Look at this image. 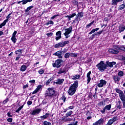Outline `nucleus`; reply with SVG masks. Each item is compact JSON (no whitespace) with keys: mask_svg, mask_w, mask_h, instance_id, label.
<instances>
[{"mask_svg":"<svg viewBox=\"0 0 125 125\" xmlns=\"http://www.w3.org/2000/svg\"><path fill=\"white\" fill-rule=\"evenodd\" d=\"M90 75H91V71H89L88 73H87L86 77L87 79V83H89L90 81H91Z\"/></svg>","mask_w":125,"mask_h":125,"instance_id":"nucleus-23","label":"nucleus"},{"mask_svg":"<svg viewBox=\"0 0 125 125\" xmlns=\"http://www.w3.org/2000/svg\"><path fill=\"white\" fill-rule=\"evenodd\" d=\"M125 1H123V4L120 5L118 7V10H123V9H125Z\"/></svg>","mask_w":125,"mask_h":125,"instance_id":"nucleus-29","label":"nucleus"},{"mask_svg":"<svg viewBox=\"0 0 125 125\" xmlns=\"http://www.w3.org/2000/svg\"><path fill=\"white\" fill-rule=\"evenodd\" d=\"M62 62H63V60L61 59H58L52 64L53 67L54 68H60V67H61V63H62Z\"/></svg>","mask_w":125,"mask_h":125,"instance_id":"nucleus-4","label":"nucleus"},{"mask_svg":"<svg viewBox=\"0 0 125 125\" xmlns=\"http://www.w3.org/2000/svg\"><path fill=\"white\" fill-rule=\"evenodd\" d=\"M119 48L118 47V46H117V48H110L108 49V52L109 53H111L112 54H118V53H119Z\"/></svg>","mask_w":125,"mask_h":125,"instance_id":"nucleus-12","label":"nucleus"},{"mask_svg":"<svg viewBox=\"0 0 125 125\" xmlns=\"http://www.w3.org/2000/svg\"><path fill=\"white\" fill-rule=\"evenodd\" d=\"M78 86H79V81H75L68 90L67 92L69 95H71V96L74 95L77 90V88H78Z\"/></svg>","mask_w":125,"mask_h":125,"instance_id":"nucleus-1","label":"nucleus"},{"mask_svg":"<svg viewBox=\"0 0 125 125\" xmlns=\"http://www.w3.org/2000/svg\"><path fill=\"white\" fill-rule=\"evenodd\" d=\"M8 117H10V118H12V115H11V113L10 112H8L7 114Z\"/></svg>","mask_w":125,"mask_h":125,"instance_id":"nucleus-59","label":"nucleus"},{"mask_svg":"<svg viewBox=\"0 0 125 125\" xmlns=\"http://www.w3.org/2000/svg\"><path fill=\"white\" fill-rule=\"evenodd\" d=\"M106 65L108 66V67H110V68L113 67V66L114 65H116V62H109L108 61L106 62L105 63Z\"/></svg>","mask_w":125,"mask_h":125,"instance_id":"nucleus-20","label":"nucleus"},{"mask_svg":"<svg viewBox=\"0 0 125 125\" xmlns=\"http://www.w3.org/2000/svg\"><path fill=\"white\" fill-rule=\"evenodd\" d=\"M33 7H34L33 6L28 7L25 10V12H28V11H29V10H31V9H32V8H33Z\"/></svg>","mask_w":125,"mask_h":125,"instance_id":"nucleus-38","label":"nucleus"},{"mask_svg":"<svg viewBox=\"0 0 125 125\" xmlns=\"http://www.w3.org/2000/svg\"><path fill=\"white\" fill-rule=\"evenodd\" d=\"M99 30V28H96L93 29L89 33V35H91L92 34H93V33H95L96 31H98Z\"/></svg>","mask_w":125,"mask_h":125,"instance_id":"nucleus-30","label":"nucleus"},{"mask_svg":"<svg viewBox=\"0 0 125 125\" xmlns=\"http://www.w3.org/2000/svg\"><path fill=\"white\" fill-rule=\"evenodd\" d=\"M112 78L114 81V83H118L120 81H121V78L118 75H113Z\"/></svg>","mask_w":125,"mask_h":125,"instance_id":"nucleus-16","label":"nucleus"},{"mask_svg":"<svg viewBox=\"0 0 125 125\" xmlns=\"http://www.w3.org/2000/svg\"><path fill=\"white\" fill-rule=\"evenodd\" d=\"M48 117H49V113H46L44 115L41 116L40 118L41 120H45V119H47Z\"/></svg>","mask_w":125,"mask_h":125,"instance_id":"nucleus-27","label":"nucleus"},{"mask_svg":"<svg viewBox=\"0 0 125 125\" xmlns=\"http://www.w3.org/2000/svg\"><path fill=\"white\" fill-rule=\"evenodd\" d=\"M62 42V44H63V46H65V45H66V44H68L69 42V41H63Z\"/></svg>","mask_w":125,"mask_h":125,"instance_id":"nucleus-41","label":"nucleus"},{"mask_svg":"<svg viewBox=\"0 0 125 125\" xmlns=\"http://www.w3.org/2000/svg\"><path fill=\"white\" fill-rule=\"evenodd\" d=\"M106 84H107V81L102 79L100 81V83H98L97 86H98V87H103L105 86Z\"/></svg>","mask_w":125,"mask_h":125,"instance_id":"nucleus-11","label":"nucleus"},{"mask_svg":"<svg viewBox=\"0 0 125 125\" xmlns=\"http://www.w3.org/2000/svg\"><path fill=\"white\" fill-rule=\"evenodd\" d=\"M29 83H36V80H31L29 81Z\"/></svg>","mask_w":125,"mask_h":125,"instance_id":"nucleus-58","label":"nucleus"},{"mask_svg":"<svg viewBox=\"0 0 125 125\" xmlns=\"http://www.w3.org/2000/svg\"><path fill=\"white\" fill-rule=\"evenodd\" d=\"M23 107H24V105H21L18 109H17L16 110V113H19V112H20V111H21V110H22Z\"/></svg>","mask_w":125,"mask_h":125,"instance_id":"nucleus-34","label":"nucleus"},{"mask_svg":"<svg viewBox=\"0 0 125 125\" xmlns=\"http://www.w3.org/2000/svg\"><path fill=\"white\" fill-rule=\"evenodd\" d=\"M49 24H50L51 25H53L54 24V22L52 21H49Z\"/></svg>","mask_w":125,"mask_h":125,"instance_id":"nucleus-61","label":"nucleus"},{"mask_svg":"<svg viewBox=\"0 0 125 125\" xmlns=\"http://www.w3.org/2000/svg\"><path fill=\"white\" fill-rule=\"evenodd\" d=\"M119 95L121 101H125V95L124 92L122 91V92L119 94Z\"/></svg>","mask_w":125,"mask_h":125,"instance_id":"nucleus-22","label":"nucleus"},{"mask_svg":"<svg viewBox=\"0 0 125 125\" xmlns=\"http://www.w3.org/2000/svg\"><path fill=\"white\" fill-rule=\"evenodd\" d=\"M72 30L73 27H72V26H70L68 28L64 29L65 33H63V35L65 36V38L66 39H68V38H69V36H68V35L72 33Z\"/></svg>","mask_w":125,"mask_h":125,"instance_id":"nucleus-5","label":"nucleus"},{"mask_svg":"<svg viewBox=\"0 0 125 125\" xmlns=\"http://www.w3.org/2000/svg\"><path fill=\"white\" fill-rule=\"evenodd\" d=\"M43 125H51V123L47 121H44L43 123Z\"/></svg>","mask_w":125,"mask_h":125,"instance_id":"nucleus-40","label":"nucleus"},{"mask_svg":"<svg viewBox=\"0 0 125 125\" xmlns=\"http://www.w3.org/2000/svg\"><path fill=\"white\" fill-rule=\"evenodd\" d=\"M73 113V112L72 110L68 111L65 114V117L68 118V117H70V116H74V115H72Z\"/></svg>","mask_w":125,"mask_h":125,"instance_id":"nucleus-28","label":"nucleus"},{"mask_svg":"<svg viewBox=\"0 0 125 125\" xmlns=\"http://www.w3.org/2000/svg\"><path fill=\"white\" fill-rule=\"evenodd\" d=\"M111 107L112 104L106 105L104 107L103 110H101V113H102V114H105V113H106V111H110V110H111Z\"/></svg>","mask_w":125,"mask_h":125,"instance_id":"nucleus-7","label":"nucleus"},{"mask_svg":"<svg viewBox=\"0 0 125 125\" xmlns=\"http://www.w3.org/2000/svg\"><path fill=\"white\" fill-rule=\"evenodd\" d=\"M103 33V30H101V31H99L98 32H96V34L97 36H100Z\"/></svg>","mask_w":125,"mask_h":125,"instance_id":"nucleus-45","label":"nucleus"},{"mask_svg":"<svg viewBox=\"0 0 125 125\" xmlns=\"http://www.w3.org/2000/svg\"><path fill=\"white\" fill-rule=\"evenodd\" d=\"M32 101H29L27 102V105H28V106H30V105H32Z\"/></svg>","mask_w":125,"mask_h":125,"instance_id":"nucleus-54","label":"nucleus"},{"mask_svg":"<svg viewBox=\"0 0 125 125\" xmlns=\"http://www.w3.org/2000/svg\"><path fill=\"white\" fill-rule=\"evenodd\" d=\"M51 81H52V78H50L46 83V85H48L49 84V83H50V82H51Z\"/></svg>","mask_w":125,"mask_h":125,"instance_id":"nucleus-42","label":"nucleus"},{"mask_svg":"<svg viewBox=\"0 0 125 125\" xmlns=\"http://www.w3.org/2000/svg\"><path fill=\"white\" fill-rule=\"evenodd\" d=\"M21 2H22V4L24 5V4H26V3H28V1H27V0H21Z\"/></svg>","mask_w":125,"mask_h":125,"instance_id":"nucleus-44","label":"nucleus"},{"mask_svg":"<svg viewBox=\"0 0 125 125\" xmlns=\"http://www.w3.org/2000/svg\"><path fill=\"white\" fill-rule=\"evenodd\" d=\"M118 118L114 117L108 121L106 125H113V124H114V123H115V122H116Z\"/></svg>","mask_w":125,"mask_h":125,"instance_id":"nucleus-14","label":"nucleus"},{"mask_svg":"<svg viewBox=\"0 0 125 125\" xmlns=\"http://www.w3.org/2000/svg\"><path fill=\"white\" fill-rule=\"evenodd\" d=\"M62 33H61V31H59L56 32V36H57V37L56 38V41H59V40H60L62 38V36H61V34Z\"/></svg>","mask_w":125,"mask_h":125,"instance_id":"nucleus-18","label":"nucleus"},{"mask_svg":"<svg viewBox=\"0 0 125 125\" xmlns=\"http://www.w3.org/2000/svg\"><path fill=\"white\" fill-rule=\"evenodd\" d=\"M105 102H106V100H103L102 102H100L98 103V105H99V106H102V105L105 106V105H106V104L105 103Z\"/></svg>","mask_w":125,"mask_h":125,"instance_id":"nucleus-31","label":"nucleus"},{"mask_svg":"<svg viewBox=\"0 0 125 125\" xmlns=\"http://www.w3.org/2000/svg\"><path fill=\"white\" fill-rule=\"evenodd\" d=\"M64 45L63 44V42H59L58 44L55 45V47L56 48H59V47H63Z\"/></svg>","mask_w":125,"mask_h":125,"instance_id":"nucleus-24","label":"nucleus"},{"mask_svg":"<svg viewBox=\"0 0 125 125\" xmlns=\"http://www.w3.org/2000/svg\"><path fill=\"white\" fill-rule=\"evenodd\" d=\"M83 17V12H80L79 13L76 17L75 18V21H76L77 22H78V23H79V22H80V19H81V18H82V17Z\"/></svg>","mask_w":125,"mask_h":125,"instance_id":"nucleus-13","label":"nucleus"},{"mask_svg":"<svg viewBox=\"0 0 125 125\" xmlns=\"http://www.w3.org/2000/svg\"><path fill=\"white\" fill-rule=\"evenodd\" d=\"M9 101V100L8 99V98L6 99L3 102V104H6V103H7V102H8Z\"/></svg>","mask_w":125,"mask_h":125,"instance_id":"nucleus-49","label":"nucleus"},{"mask_svg":"<svg viewBox=\"0 0 125 125\" xmlns=\"http://www.w3.org/2000/svg\"><path fill=\"white\" fill-rule=\"evenodd\" d=\"M53 33L51 32V33H47L46 34V36H47L48 37H51V36H53Z\"/></svg>","mask_w":125,"mask_h":125,"instance_id":"nucleus-52","label":"nucleus"},{"mask_svg":"<svg viewBox=\"0 0 125 125\" xmlns=\"http://www.w3.org/2000/svg\"><path fill=\"white\" fill-rule=\"evenodd\" d=\"M123 104V107L124 108H125V101H124L123 102H122Z\"/></svg>","mask_w":125,"mask_h":125,"instance_id":"nucleus-64","label":"nucleus"},{"mask_svg":"<svg viewBox=\"0 0 125 125\" xmlns=\"http://www.w3.org/2000/svg\"><path fill=\"white\" fill-rule=\"evenodd\" d=\"M71 121H73V119L71 118H66L64 119V122H71Z\"/></svg>","mask_w":125,"mask_h":125,"instance_id":"nucleus-47","label":"nucleus"},{"mask_svg":"<svg viewBox=\"0 0 125 125\" xmlns=\"http://www.w3.org/2000/svg\"><path fill=\"white\" fill-rule=\"evenodd\" d=\"M70 56L71 57H77V56H78V54H76L75 53H71Z\"/></svg>","mask_w":125,"mask_h":125,"instance_id":"nucleus-37","label":"nucleus"},{"mask_svg":"<svg viewBox=\"0 0 125 125\" xmlns=\"http://www.w3.org/2000/svg\"><path fill=\"white\" fill-rule=\"evenodd\" d=\"M76 15H77V14H76V13H73L70 16V18H73L75 17V16H76Z\"/></svg>","mask_w":125,"mask_h":125,"instance_id":"nucleus-57","label":"nucleus"},{"mask_svg":"<svg viewBox=\"0 0 125 125\" xmlns=\"http://www.w3.org/2000/svg\"><path fill=\"white\" fill-rule=\"evenodd\" d=\"M46 97L52 98L57 96V92L53 88H48L45 93Z\"/></svg>","mask_w":125,"mask_h":125,"instance_id":"nucleus-2","label":"nucleus"},{"mask_svg":"<svg viewBox=\"0 0 125 125\" xmlns=\"http://www.w3.org/2000/svg\"><path fill=\"white\" fill-rule=\"evenodd\" d=\"M125 0H112V5H117L118 2H122V1H125Z\"/></svg>","mask_w":125,"mask_h":125,"instance_id":"nucleus-17","label":"nucleus"},{"mask_svg":"<svg viewBox=\"0 0 125 125\" xmlns=\"http://www.w3.org/2000/svg\"><path fill=\"white\" fill-rule=\"evenodd\" d=\"M38 73L40 75H42V74H43L44 73V71L43 69H41L39 70Z\"/></svg>","mask_w":125,"mask_h":125,"instance_id":"nucleus-43","label":"nucleus"},{"mask_svg":"<svg viewBox=\"0 0 125 125\" xmlns=\"http://www.w3.org/2000/svg\"><path fill=\"white\" fill-rule=\"evenodd\" d=\"M62 51H58L56 52V53H54V55H55L56 56H58V58L62 59Z\"/></svg>","mask_w":125,"mask_h":125,"instance_id":"nucleus-19","label":"nucleus"},{"mask_svg":"<svg viewBox=\"0 0 125 125\" xmlns=\"http://www.w3.org/2000/svg\"><path fill=\"white\" fill-rule=\"evenodd\" d=\"M64 81V79H58L57 80H56V82H55V83H56V84H59L60 85L61 84H63Z\"/></svg>","mask_w":125,"mask_h":125,"instance_id":"nucleus-15","label":"nucleus"},{"mask_svg":"<svg viewBox=\"0 0 125 125\" xmlns=\"http://www.w3.org/2000/svg\"><path fill=\"white\" fill-rule=\"evenodd\" d=\"M71 78L73 81H76V80H79V79L81 78V75L77 74L76 75L71 76Z\"/></svg>","mask_w":125,"mask_h":125,"instance_id":"nucleus-25","label":"nucleus"},{"mask_svg":"<svg viewBox=\"0 0 125 125\" xmlns=\"http://www.w3.org/2000/svg\"><path fill=\"white\" fill-rule=\"evenodd\" d=\"M118 77H123L124 76V72L122 71H120L118 73Z\"/></svg>","mask_w":125,"mask_h":125,"instance_id":"nucleus-35","label":"nucleus"},{"mask_svg":"<svg viewBox=\"0 0 125 125\" xmlns=\"http://www.w3.org/2000/svg\"><path fill=\"white\" fill-rule=\"evenodd\" d=\"M95 36H97L96 35V32L94 34L92 35V36L90 37V39H91V40H92L93 39H94V38H95Z\"/></svg>","mask_w":125,"mask_h":125,"instance_id":"nucleus-46","label":"nucleus"},{"mask_svg":"<svg viewBox=\"0 0 125 125\" xmlns=\"http://www.w3.org/2000/svg\"><path fill=\"white\" fill-rule=\"evenodd\" d=\"M70 53H66L64 54V58H69V57H70Z\"/></svg>","mask_w":125,"mask_h":125,"instance_id":"nucleus-39","label":"nucleus"},{"mask_svg":"<svg viewBox=\"0 0 125 125\" xmlns=\"http://www.w3.org/2000/svg\"><path fill=\"white\" fill-rule=\"evenodd\" d=\"M124 30H125V26L121 25L119 27V31L120 33H122V32H124Z\"/></svg>","mask_w":125,"mask_h":125,"instance_id":"nucleus-32","label":"nucleus"},{"mask_svg":"<svg viewBox=\"0 0 125 125\" xmlns=\"http://www.w3.org/2000/svg\"><path fill=\"white\" fill-rule=\"evenodd\" d=\"M17 34V31H15L12 34V37H16V34Z\"/></svg>","mask_w":125,"mask_h":125,"instance_id":"nucleus-53","label":"nucleus"},{"mask_svg":"<svg viewBox=\"0 0 125 125\" xmlns=\"http://www.w3.org/2000/svg\"><path fill=\"white\" fill-rule=\"evenodd\" d=\"M38 91H38V90H37V89H36L33 92L32 94H36V93H37V92H38Z\"/></svg>","mask_w":125,"mask_h":125,"instance_id":"nucleus-62","label":"nucleus"},{"mask_svg":"<svg viewBox=\"0 0 125 125\" xmlns=\"http://www.w3.org/2000/svg\"><path fill=\"white\" fill-rule=\"evenodd\" d=\"M74 108V107L73 106H70L67 108V110H73Z\"/></svg>","mask_w":125,"mask_h":125,"instance_id":"nucleus-51","label":"nucleus"},{"mask_svg":"<svg viewBox=\"0 0 125 125\" xmlns=\"http://www.w3.org/2000/svg\"><path fill=\"white\" fill-rule=\"evenodd\" d=\"M42 88V85H39L37 88H36V90H37L38 91Z\"/></svg>","mask_w":125,"mask_h":125,"instance_id":"nucleus-60","label":"nucleus"},{"mask_svg":"<svg viewBox=\"0 0 125 125\" xmlns=\"http://www.w3.org/2000/svg\"><path fill=\"white\" fill-rule=\"evenodd\" d=\"M15 53L16 55L15 61H18L21 57V54H22V50H17V51H16Z\"/></svg>","mask_w":125,"mask_h":125,"instance_id":"nucleus-6","label":"nucleus"},{"mask_svg":"<svg viewBox=\"0 0 125 125\" xmlns=\"http://www.w3.org/2000/svg\"><path fill=\"white\" fill-rule=\"evenodd\" d=\"M58 16H59V15H54V16H53V17H52L51 18V19L52 20H53L55 18H56V17H58Z\"/></svg>","mask_w":125,"mask_h":125,"instance_id":"nucleus-50","label":"nucleus"},{"mask_svg":"<svg viewBox=\"0 0 125 125\" xmlns=\"http://www.w3.org/2000/svg\"><path fill=\"white\" fill-rule=\"evenodd\" d=\"M96 67H97L100 72H103L107 69V64H105L104 62L101 61L96 65Z\"/></svg>","mask_w":125,"mask_h":125,"instance_id":"nucleus-3","label":"nucleus"},{"mask_svg":"<svg viewBox=\"0 0 125 125\" xmlns=\"http://www.w3.org/2000/svg\"><path fill=\"white\" fill-rule=\"evenodd\" d=\"M67 72H68V69L67 68V67H64L63 68H61L59 69L58 74H59V75L61 74H63L64 75H66Z\"/></svg>","mask_w":125,"mask_h":125,"instance_id":"nucleus-10","label":"nucleus"},{"mask_svg":"<svg viewBox=\"0 0 125 125\" xmlns=\"http://www.w3.org/2000/svg\"><path fill=\"white\" fill-rule=\"evenodd\" d=\"M62 100H63V102H65V101H66V97H65V96H63L62 97Z\"/></svg>","mask_w":125,"mask_h":125,"instance_id":"nucleus-55","label":"nucleus"},{"mask_svg":"<svg viewBox=\"0 0 125 125\" xmlns=\"http://www.w3.org/2000/svg\"><path fill=\"white\" fill-rule=\"evenodd\" d=\"M7 122L9 123H12V118H8Z\"/></svg>","mask_w":125,"mask_h":125,"instance_id":"nucleus-56","label":"nucleus"},{"mask_svg":"<svg viewBox=\"0 0 125 125\" xmlns=\"http://www.w3.org/2000/svg\"><path fill=\"white\" fill-rule=\"evenodd\" d=\"M2 35H3V32L2 31H0V37H1V36H2Z\"/></svg>","mask_w":125,"mask_h":125,"instance_id":"nucleus-63","label":"nucleus"},{"mask_svg":"<svg viewBox=\"0 0 125 125\" xmlns=\"http://www.w3.org/2000/svg\"><path fill=\"white\" fill-rule=\"evenodd\" d=\"M116 91L117 93H118L119 94H120L121 93H122L123 92V91L119 89H116Z\"/></svg>","mask_w":125,"mask_h":125,"instance_id":"nucleus-48","label":"nucleus"},{"mask_svg":"<svg viewBox=\"0 0 125 125\" xmlns=\"http://www.w3.org/2000/svg\"><path fill=\"white\" fill-rule=\"evenodd\" d=\"M93 24H94V21H92L91 22L87 25V29H88V28H89V27H90L92 25H93Z\"/></svg>","mask_w":125,"mask_h":125,"instance_id":"nucleus-36","label":"nucleus"},{"mask_svg":"<svg viewBox=\"0 0 125 125\" xmlns=\"http://www.w3.org/2000/svg\"><path fill=\"white\" fill-rule=\"evenodd\" d=\"M11 40L12 42H14V43H16V41H17V39H16V37H14V36H12Z\"/></svg>","mask_w":125,"mask_h":125,"instance_id":"nucleus-33","label":"nucleus"},{"mask_svg":"<svg viewBox=\"0 0 125 125\" xmlns=\"http://www.w3.org/2000/svg\"><path fill=\"white\" fill-rule=\"evenodd\" d=\"M119 95L121 101H125V95L124 92L122 91V92L119 94Z\"/></svg>","mask_w":125,"mask_h":125,"instance_id":"nucleus-21","label":"nucleus"},{"mask_svg":"<svg viewBox=\"0 0 125 125\" xmlns=\"http://www.w3.org/2000/svg\"><path fill=\"white\" fill-rule=\"evenodd\" d=\"M11 14H12V13H10L8 15V16L6 17V20H5L3 22L1 23L0 24V29H1V28H2V27H3V26H5V25H6V23H7V22H8V19H9V18H10V15H11Z\"/></svg>","mask_w":125,"mask_h":125,"instance_id":"nucleus-8","label":"nucleus"},{"mask_svg":"<svg viewBox=\"0 0 125 125\" xmlns=\"http://www.w3.org/2000/svg\"><path fill=\"white\" fill-rule=\"evenodd\" d=\"M41 111H42V109L37 108L30 112V115L31 116H37V115H39L41 113Z\"/></svg>","mask_w":125,"mask_h":125,"instance_id":"nucleus-9","label":"nucleus"},{"mask_svg":"<svg viewBox=\"0 0 125 125\" xmlns=\"http://www.w3.org/2000/svg\"><path fill=\"white\" fill-rule=\"evenodd\" d=\"M29 67V65H21V72H25V70H27V68Z\"/></svg>","mask_w":125,"mask_h":125,"instance_id":"nucleus-26","label":"nucleus"}]
</instances>
